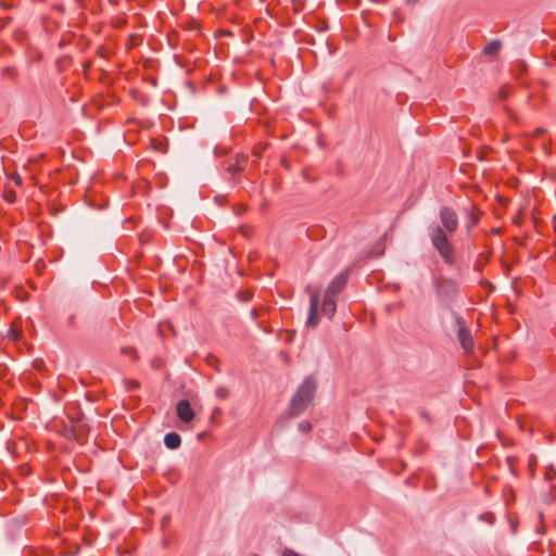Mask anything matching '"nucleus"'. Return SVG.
Masks as SVG:
<instances>
[{
	"mask_svg": "<svg viewBox=\"0 0 556 556\" xmlns=\"http://www.w3.org/2000/svg\"><path fill=\"white\" fill-rule=\"evenodd\" d=\"M345 285L343 276L336 277L328 286L323 300L314 292L309 301V314L307 318V326L316 327L321 316L331 318L336 312V296Z\"/></svg>",
	"mask_w": 556,
	"mask_h": 556,
	"instance_id": "obj_1",
	"label": "nucleus"
},
{
	"mask_svg": "<svg viewBox=\"0 0 556 556\" xmlns=\"http://www.w3.org/2000/svg\"><path fill=\"white\" fill-rule=\"evenodd\" d=\"M316 390V382L312 378H306L293 395L290 404L292 415L301 414L313 401Z\"/></svg>",
	"mask_w": 556,
	"mask_h": 556,
	"instance_id": "obj_2",
	"label": "nucleus"
},
{
	"mask_svg": "<svg viewBox=\"0 0 556 556\" xmlns=\"http://www.w3.org/2000/svg\"><path fill=\"white\" fill-rule=\"evenodd\" d=\"M431 240L434 248L439 251L440 255L448 263L453 262V249L450 244L445 233L439 227L431 231Z\"/></svg>",
	"mask_w": 556,
	"mask_h": 556,
	"instance_id": "obj_3",
	"label": "nucleus"
},
{
	"mask_svg": "<svg viewBox=\"0 0 556 556\" xmlns=\"http://www.w3.org/2000/svg\"><path fill=\"white\" fill-rule=\"evenodd\" d=\"M440 217L443 226L447 231L453 232L456 230L458 222L454 211L447 207H443L440 212Z\"/></svg>",
	"mask_w": 556,
	"mask_h": 556,
	"instance_id": "obj_4",
	"label": "nucleus"
},
{
	"mask_svg": "<svg viewBox=\"0 0 556 556\" xmlns=\"http://www.w3.org/2000/svg\"><path fill=\"white\" fill-rule=\"evenodd\" d=\"M177 416L184 422H190L194 418V413L187 400H181L176 406Z\"/></svg>",
	"mask_w": 556,
	"mask_h": 556,
	"instance_id": "obj_5",
	"label": "nucleus"
},
{
	"mask_svg": "<svg viewBox=\"0 0 556 556\" xmlns=\"http://www.w3.org/2000/svg\"><path fill=\"white\" fill-rule=\"evenodd\" d=\"M459 342L465 351H470L473 348V340L470 332L465 327H460L458 331Z\"/></svg>",
	"mask_w": 556,
	"mask_h": 556,
	"instance_id": "obj_6",
	"label": "nucleus"
},
{
	"mask_svg": "<svg viewBox=\"0 0 556 556\" xmlns=\"http://www.w3.org/2000/svg\"><path fill=\"white\" fill-rule=\"evenodd\" d=\"M180 443V435L177 434L176 432H169L164 438V444L166 445V447L170 450L179 447Z\"/></svg>",
	"mask_w": 556,
	"mask_h": 556,
	"instance_id": "obj_7",
	"label": "nucleus"
},
{
	"mask_svg": "<svg viewBox=\"0 0 556 556\" xmlns=\"http://www.w3.org/2000/svg\"><path fill=\"white\" fill-rule=\"evenodd\" d=\"M501 48V42L500 41H492L490 43H488L484 49H483V53L484 54H489V55H492V54H495L498 52Z\"/></svg>",
	"mask_w": 556,
	"mask_h": 556,
	"instance_id": "obj_8",
	"label": "nucleus"
},
{
	"mask_svg": "<svg viewBox=\"0 0 556 556\" xmlns=\"http://www.w3.org/2000/svg\"><path fill=\"white\" fill-rule=\"evenodd\" d=\"M215 393H216V396L222 400H224L228 396V390L224 387L217 388Z\"/></svg>",
	"mask_w": 556,
	"mask_h": 556,
	"instance_id": "obj_9",
	"label": "nucleus"
},
{
	"mask_svg": "<svg viewBox=\"0 0 556 556\" xmlns=\"http://www.w3.org/2000/svg\"><path fill=\"white\" fill-rule=\"evenodd\" d=\"M17 298H20L22 301H25L30 298V294L28 292H26L25 290L21 289V290H17Z\"/></svg>",
	"mask_w": 556,
	"mask_h": 556,
	"instance_id": "obj_10",
	"label": "nucleus"
},
{
	"mask_svg": "<svg viewBox=\"0 0 556 556\" xmlns=\"http://www.w3.org/2000/svg\"><path fill=\"white\" fill-rule=\"evenodd\" d=\"M299 428L302 432H308L311 430V424L308 421H302Z\"/></svg>",
	"mask_w": 556,
	"mask_h": 556,
	"instance_id": "obj_11",
	"label": "nucleus"
},
{
	"mask_svg": "<svg viewBox=\"0 0 556 556\" xmlns=\"http://www.w3.org/2000/svg\"><path fill=\"white\" fill-rule=\"evenodd\" d=\"M3 197L5 198L7 201L9 202H13L14 201V198H15V192L14 191H7Z\"/></svg>",
	"mask_w": 556,
	"mask_h": 556,
	"instance_id": "obj_12",
	"label": "nucleus"
},
{
	"mask_svg": "<svg viewBox=\"0 0 556 556\" xmlns=\"http://www.w3.org/2000/svg\"><path fill=\"white\" fill-rule=\"evenodd\" d=\"M16 185H22V177L20 175L11 176Z\"/></svg>",
	"mask_w": 556,
	"mask_h": 556,
	"instance_id": "obj_13",
	"label": "nucleus"
},
{
	"mask_svg": "<svg viewBox=\"0 0 556 556\" xmlns=\"http://www.w3.org/2000/svg\"><path fill=\"white\" fill-rule=\"evenodd\" d=\"M11 332H12V338H13L14 340H18V339H20V336H21V334H20V332H18V331H16V330H11Z\"/></svg>",
	"mask_w": 556,
	"mask_h": 556,
	"instance_id": "obj_14",
	"label": "nucleus"
},
{
	"mask_svg": "<svg viewBox=\"0 0 556 556\" xmlns=\"http://www.w3.org/2000/svg\"><path fill=\"white\" fill-rule=\"evenodd\" d=\"M123 353H132V350L130 348L123 349Z\"/></svg>",
	"mask_w": 556,
	"mask_h": 556,
	"instance_id": "obj_15",
	"label": "nucleus"
},
{
	"mask_svg": "<svg viewBox=\"0 0 556 556\" xmlns=\"http://www.w3.org/2000/svg\"><path fill=\"white\" fill-rule=\"evenodd\" d=\"M417 1H418V0H407V3H408V4H414V3H416Z\"/></svg>",
	"mask_w": 556,
	"mask_h": 556,
	"instance_id": "obj_16",
	"label": "nucleus"
},
{
	"mask_svg": "<svg viewBox=\"0 0 556 556\" xmlns=\"http://www.w3.org/2000/svg\"><path fill=\"white\" fill-rule=\"evenodd\" d=\"M70 438H73V439H75V440H78V438H77L76 433H74V432L70 435Z\"/></svg>",
	"mask_w": 556,
	"mask_h": 556,
	"instance_id": "obj_17",
	"label": "nucleus"
},
{
	"mask_svg": "<svg viewBox=\"0 0 556 556\" xmlns=\"http://www.w3.org/2000/svg\"><path fill=\"white\" fill-rule=\"evenodd\" d=\"M244 169H245V168H244L243 166H239V167L237 168V170H238V172H242V170H244Z\"/></svg>",
	"mask_w": 556,
	"mask_h": 556,
	"instance_id": "obj_18",
	"label": "nucleus"
},
{
	"mask_svg": "<svg viewBox=\"0 0 556 556\" xmlns=\"http://www.w3.org/2000/svg\"><path fill=\"white\" fill-rule=\"evenodd\" d=\"M285 169L286 170H291V168L287 164H285Z\"/></svg>",
	"mask_w": 556,
	"mask_h": 556,
	"instance_id": "obj_19",
	"label": "nucleus"
},
{
	"mask_svg": "<svg viewBox=\"0 0 556 556\" xmlns=\"http://www.w3.org/2000/svg\"><path fill=\"white\" fill-rule=\"evenodd\" d=\"M501 97L502 98H505L506 97V93L504 91L501 92Z\"/></svg>",
	"mask_w": 556,
	"mask_h": 556,
	"instance_id": "obj_20",
	"label": "nucleus"
},
{
	"mask_svg": "<svg viewBox=\"0 0 556 556\" xmlns=\"http://www.w3.org/2000/svg\"><path fill=\"white\" fill-rule=\"evenodd\" d=\"M29 286L31 289H35V286L29 281Z\"/></svg>",
	"mask_w": 556,
	"mask_h": 556,
	"instance_id": "obj_21",
	"label": "nucleus"
},
{
	"mask_svg": "<svg viewBox=\"0 0 556 556\" xmlns=\"http://www.w3.org/2000/svg\"><path fill=\"white\" fill-rule=\"evenodd\" d=\"M541 132H543V129H538L536 130V134H541Z\"/></svg>",
	"mask_w": 556,
	"mask_h": 556,
	"instance_id": "obj_22",
	"label": "nucleus"
}]
</instances>
